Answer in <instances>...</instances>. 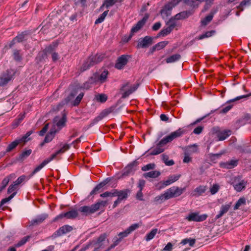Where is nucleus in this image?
Returning <instances> with one entry per match:
<instances>
[{
	"label": "nucleus",
	"instance_id": "obj_7",
	"mask_svg": "<svg viewBox=\"0 0 251 251\" xmlns=\"http://www.w3.org/2000/svg\"><path fill=\"white\" fill-rule=\"evenodd\" d=\"M185 191V188H179L177 186H173L166 191L169 199L177 197L180 196Z\"/></svg>",
	"mask_w": 251,
	"mask_h": 251
},
{
	"label": "nucleus",
	"instance_id": "obj_20",
	"mask_svg": "<svg viewBox=\"0 0 251 251\" xmlns=\"http://www.w3.org/2000/svg\"><path fill=\"white\" fill-rule=\"evenodd\" d=\"M70 148V145L67 144H64L61 148L56 151L54 153L52 154L50 157L52 160L54 159L58 154H62L65 152Z\"/></svg>",
	"mask_w": 251,
	"mask_h": 251
},
{
	"label": "nucleus",
	"instance_id": "obj_29",
	"mask_svg": "<svg viewBox=\"0 0 251 251\" xmlns=\"http://www.w3.org/2000/svg\"><path fill=\"white\" fill-rule=\"evenodd\" d=\"M191 13L188 11L181 12L175 16V19L180 20L188 18Z\"/></svg>",
	"mask_w": 251,
	"mask_h": 251
},
{
	"label": "nucleus",
	"instance_id": "obj_32",
	"mask_svg": "<svg viewBox=\"0 0 251 251\" xmlns=\"http://www.w3.org/2000/svg\"><path fill=\"white\" fill-rule=\"evenodd\" d=\"M158 229L157 228L152 229L151 231L148 233L145 236V239L147 241H149L151 239H152L156 233L157 232Z\"/></svg>",
	"mask_w": 251,
	"mask_h": 251
},
{
	"label": "nucleus",
	"instance_id": "obj_27",
	"mask_svg": "<svg viewBox=\"0 0 251 251\" xmlns=\"http://www.w3.org/2000/svg\"><path fill=\"white\" fill-rule=\"evenodd\" d=\"M160 173L157 171H152L150 172L145 173L144 174V176L145 178L151 177V178H156L159 176Z\"/></svg>",
	"mask_w": 251,
	"mask_h": 251
},
{
	"label": "nucleus",
	"instance_id": "obj_62",
	"mask_svg": "<svg viewBox=\"0 0 251 251\" xmlns=\"http://www.w3.org/2000/svg\"><path fill=\"white\" fill-rule=\"evenodd\" d=\"M103 118V116H99L97 117H96L92 121V122L91 123L90 126H93L96 123H97L98 122L102 120Z\"/></svg>",
	"mask_w": 251,
	"mask_h": 251
},
{
	"label": "nucleus",
	"instance_id": "obj_14",
	"mask_svg": "<svg viewBox=\"0 0 251 251\" xmlns=\"http://www.w3.org/2000/svg\"><path fill=\"white\" fill-rule=\"evenodd\" d=\"M217 137L219 141H223L229 136L231 134L230 130H218L216 131Z\"/></svg>",
	"mask_w": 251,
	"mask_h": 251
},
{
	"label": "nucleus",
	"instance_id": "obj_35",
	"mask_svg": "<svg viewBox=\"0 0 251 251\" xmlns=\"http://www.w3.org/2000/svg\"><path fill=\"white\" fill-rule=\"evenodd\" d=\"M246 199L244 197L240 198L238 201H237L234 207V210L238 209L240 207L243 205H245L246 204Z\"/></svg>",
	"mask_w": 251,
	"mask_h": 251
},
{
	"label": "nucleus",
	"instance_id": "obj_61",
	"mask_svg": "<svg viewBox=\"0 0 251 251\" xmlns=\"http://www.w3.org/2000/svg\"><path fill=\"white\" fill-rule=\"evenodd\" d=\"M227 165L229 166L227 167L229 168H231L234 167V166H237V160H232L229 161L227 163Z\"/></svg>",
	"mask_w": 251,
	"mask_h": 251
},
{
	"label": "nucleus",
	"instance_id": "obj_19",
	"mask_svg": "<svg viewBox=\"0 0 251 251\" xmlns=\"http://www.w3.org/2000/svg\"><path fill=\"white\" fill-rule=\"evenodd\" d=\"M247 182L244 180H242L237 183H233L234 189L237 192H241L245 189L247 185Z\"/></svg>",
	"mask_w": 251,
	"mask_h": 251
},
{
	"label": "nucleus",
	"instance_id": "obj_1",
	"mask_svg": "<svg viewBox=\"0 0 251 251\" xmlns=\"http://www.w3.org/2000/svg\"><path fill=\"white\" fill-rule=\"evenodd\" d=\"M185 133V129L179 128L175 131L172 132L169 135L161 139L154 148H152L150 150V154L152 155H157L164 151V146L168 143L172 142L176 138L181 137Z\"/></svg>",
	"mask_w": 251,
	"mask_h": 251
},
{
	"label": "nucleus",
	"instance_id": "obj_46",
	"mask_svg": "<svg viewBox=\"0 0 251 251\" xmlns=\"http://www.w3.org/2000/svg\"><path fill=\"white\" fill-rule=\"evenodd\" d=\"M14 176V174H12L9 176L4 177L1 182V185L6 187L8 183H9L11 178Z\"/></svg>",
	"mask_w": 251,
	"mask_h": 251
},
{
	"label": "nucleus",
	"instance_id": "obj_59",
	"mask_svg": "<svg viewBox=\"0 0 251 251\" xmlns=\"http://www.w3.org/2000/svg\"><path fill=\"white\" fill-rule=\"evenodd\" d=\"M180 175H173L170 176L168 178L171 180L172 183L177 181L180 177Z\"/></svg>",
	"mask_w": 251,
	"mask_h": 251
},
{
	"label": "nucleus",
	"instance_id": "obj_56",
	"mask_svg": "<svg viewBox=\"0 0 251 251\" xmlns=\"http://www.w3.org/2000/svg\"><path fill=\"white\" fill-rule=\"evenodd\" d=\"M25 34L24 32L20 34L17 35L16 37H15V39L16 40L17 42H22L25 37Z\"/></svg>",
	"mask_w": 251,
	"mask_h": 251
},
{
	"label": "nucleus",
	"instance_id": "obj_42",
	"mask_svg": "<svg viewBox=\"0 0 251 251\" xmlns=\"http://www.w3.org/2000/svg\"><path fill=\"white\" fill-rule=\"evenodd\" d=\"M213 16L212 14H209L207 15L205 18L201 21V25L204 26L207 25L209 22L211 21L213 19Z\"/></svg>",
	"mask_w": 251,
	"mask_h": 251
},
{
	"label": "nucleus",
	"instance_id": "obj_47",
	"mask_svg": "<svg viewBox=\"0 0 251 251\" xmlns=\"http://www.w3.org/2000/svg\"><path fill=\"white\" fill-rule=\"evenodd\" d=\"M169 43L167 41H162L158 43L155 45V47L157 48V50H160L165 48Z\"/></svg>",
	"mask_w": 251,
	"mask_h": 251
},
{
	"label": "nucleus",
	"instance_id": "obj_10",
	"mask_svg": "<svg viewBox=\"0 0 251 251\" xmlns=\"http://www.w3.org/2000/svg\"><path fill=\"white\" fill-rule=\"evenodd\" d=\"M57 47V44L56 43H52L49 46L47 47L42 52H40L38 53V56L42 57V58L44 57V56L48 55H51L53 52L56 51V49Z\"/></svg>",
	"mask_w": 251,
	"mask_h": 251
},
{
	"label": "nucleus",
	"instance_id": "obj_30",
	"mask_svg": "<svg viewBox=\"0 0 251 251\" xmlns=\"http://www.w3.org/2000/svg\"><path fill=\"white\" fill-rule=\"evenodd\" d=\"M180 55L179 54H175L171 55V56L168 57L166 59V61L167 63H170L174 62L178 60L180 58Z\"/></svg>",
	"mask_w": 251,
	"mask_h": 251
},
{
	"label": "nucleus",
	"instance_id": "obj_50",
	"mask_svg": "<svg viewBox=\"0 0 251 251\" xmlns=\"http://www.w3.org/2000/svg\"><path fill=\"white\" fill-rule=\"evenodd\" d=\"M187 243H189L190 246H193L195 243V239H183L181 242V244L183 245H185Z\"/></svg>",
	"mask_w": 251,
	"mask_h": 251
},
{
	"label": "nucleus",
	"instance_id": "obj_23",
	"mask_svg": "<svg viewBox=\"0 0 251 251\" xmlns=\"http://www.w3.org/2000/svg\"><path fill=\"white\" fill-rule=\"evenodd\" d=\"M230 204L223 205L221 207V210L219 212V213L216 216V219H219L222 216H223L224 214L226 213L228 211V210L230 208Z\"/></svg>",
	"mask_w": 251,
	"mask_h": 251
},
{
	"label": "nucleus",
	"instance_id": "obj_3",
	"mask_svg": "<svg viewBox=\"0 0 251 251\" xmlns=\"http://www.w3.org/2000/svg\"><path fill=\"white\" fill-rule=\"evenodd\" d=\"M104 55L102 54H97L90 56L87 61L84 63L81 68L83 71L89 69L90 67L101 62L104 58Z\"/></svg>",
	"mask_w": 251,
	"mask_h": 251
},
{
	"label": "nucleus",
	"instance_id": "obj_60",
	"mask_svg": "<svg viewBox=\"0 0 251 251\" xmlns=\"http://www.w3.org/2000/svg\"><path fill=\"white\" fill-rule=\"evenodd\" d=\"M173 249V244L169 242L166 246L163 248L162 251H172Z\"/></svg>",
	"mask_w": 251,
	"mask_h": 251
},
{
	"label": "nucleus",
	"instance_id": "obj_55",
	"mask_svg": "<svg viewBox=\"0 0 251 251\" xmlns=\"http://www.w3.org/2000/svg\"><path fill=\"white\" fill-rule=\"evenodd\" d=\"M219 185L217 184H214L210 188V192L211 194L214 195L216 194L219 189Z\"/></svg>",
	"mask_w": 251,
	"mask_h": 251
},
{
	"label": "nucleus",
	"instance_id": "obj_18",
	"mask_svg": "<svg viewBox=\"0 0 251 251\" xmlns=\"http://www.w3.org/2000/svg\"><path fill=\"white\" fill-rule=\"evenodd\" d=\"M73 229L72 226L68 225H65L61 226L59 229L56 232L55 235L57 236H61L64 234H66L69 232H70Z\"/></svg>",
	"mask_w": 251,
	"mask_h": 251
},
{
	"label": "nucleus",
	"instance_id": "obj_21",
	"mask_svg": "<svg viewBox=\"0 0 251 251\" xmlns=\"http://www.w3.org/2000/svg\"><path fill=\"white\" fill-rule=\"evenodd\" d=\"M19 189V187L14 182L12 184H10L7 189V193L11 194V195H14V197L17 194V191Z\"/></svg>",
	"mask_w": 251,
	"mask_h": 251
},
{
	"label": "nucleus",
	"instance_id": "obj_15",
	"mask_svg": "<svg viewBox=\"0 0 251 251\" xmlns=\"http://www.w3.org/2000/svg\"><path fill=\"white\" fill-rule=\"evenodd\" d=\"M57 132V130L51 128L50 132L46 136L44 141L41 143L40 146H43L45 143L50 142L54 137L55 133Z\"/></svg>",
	"mask_w": 251,
	"mask_h": 251
},
{
	"label": "nucleus",
	"instance_id": "obj_9",
	"mask_svg": "<svg viewBox=\"0 0 251 251\" xmlns=\"http://www.w3.org/2000/svg\"><path fill=\"white\" fill-rule=\"evenodd\" d=\"M153 43V38L151 36H145L144 38H140L138 42L137 48H147Z\"/></svg>",
	"mask_w": 251,
	"mask_h": 251
},
{
	"label": "nucleus",
	"instance_id": "obj_5",
	"mask_svg": "<svg viewBox=\"0 0 251 251\" xmlns=\"http://www.w3.org/2000/svg\"><path fill=\"white\" fill-rule=\"evenodd\" d=\"M106 238V235L105 233L102 234L99 236L97 241L92 242L86 247H88L89 248L92 246L94 248L93 251H99L100 249H103L104 248L105 243H106V245L108 244V241L105 242Z\"/></svg>",
	"mask_w": 251,
	"mask_h": 251
},
{
	"label": "nucleus",
	"instance_id": "obj_54",
	"mask_svg": "<svg viewBox=\"0 0 251 251\" xmlns=\"http://www.w3.org/2000/svg\"><path fill=\"white\" fill-rule=\"evenodd\" d=\"M14 197V195H10L8 197L3 199L0 203V208L5 203L10 201Z\"/></svg>",
	"mask_w": 251,
	"mask_h": 251
},
{
	"label": "nucleus",
	"instance_id": "obj_37",
	"mask_svg": "<svg viewBox=\"0 0 251 251\" xmlns=\"http://www.w3.org/2000/svg\"><path fill=\"white\" fill-rule=\"evenodd\" d=\"M13 55L14 60L17 61H20L22 59V55L21 54L20 50H13Z\"/></svg>",
	"mask_w": 251,
	"mask_h": 251
},
{
	"label": "nucleus",
	"instance_id": "obj_43",
	"mask_svg": "<svg viewBox=\"0 0 251 251\" xmlns=\"http://www.w3.org/2000/svg\"><path fill=\"white\" fill-rule=\"evenodd\" d=\"M32 131H29L27 132V133L23 136L21 138L18 139L19 143H25L28 140H30V138L27 139V138L32 133Z\"/></svg>",
	"mask_w": 251,
	"mask_h": 251
},
{
	"label": "nucleus",
	"instance_id": "obj_33",
	"mask_svg": "<svg viewBox=\"0 0 251 251\" xmlns=\"http://www.w3.org/2000/svg\"><path fill=\"white\" fill-rule=\"evenodd\" d=\"M29 177H28L26 176L23 175L20 176H19L17 179L14 182L16 184V185L19 187V185L22 183L23 182H24L27 180L29 179Z\"/></svg>",
	"mask_w": 251,
	"mask_h": 251
},
{
	"label": "nucleus",
	"instance_id": "obj_39",
	"mask_svg": "<svg viewBox=\"0 0 251 251\" xmlns=\"http://www.w3.org/2000/svg\"><path fill=\"white\" fill-rule=\"evenodd\" d=\"M167 197V194L166 192L165 191L164 194H163L161 195L156 196L154 198V201L158 202V201H160V202H162L165 200L169 199V198H168Z\"/></svg>",
	"mask_w": 251,
	"mask_h": 251
},
{
	"label": "nucleus",
	"instance_id": "obj_22",
	"mask_svg": "<svg viewBox=\"0 0 251 251\" xmlns=\"http://www.w3.org/2000/svg\"><path fill=\"white\" fill-rule=\"evenodd\" d=\"M123 0H105L102 5L100 6V9L103 10L104 7L106 8L113 6L117 1H119L121 2Z\"/></svg>",
	"mask_w": 251,
	"mask_h": 251
},
{
	"label": "nucleus",
	"instance_id": "obj_2",
	"mask_svg": "<svg viewBox=\"0 0 251 251\" xmlns=\"http://www.w3.org/2000/svg\"><path fill=\"white\" fill-rule=\"evenodd\" d=\"M106 203V201H101L91 206H84L81 207L79 209V211L83 214L87 215L97 211L101 207H104Z\"/></svg>",
	"mask_w": 251,
	"mask_h": 251
},
{
	"label": "nucleus",
	"instance_id": "obj_49",
	"mask_svg": "<svg viewBox=\"0 0 251 251\" xmlns=\"http://www.w3.org/2000/svg\"><path fill=\"white\" fill-rule=\"evenodd\" d=\"M197 146L195 145L189 146L187 148L186 152L188 153H193L197 151Z\"/></svg>",
	"mask_w": 251,
	"mask_h": 251
},
{
	"label": "nucleus",
	"instance_id": "obj_38",
	"mask_svg": "<svg viewBox=\"0 0 251 251\" xmlns=\"http://www.w3.org/2000/svg\"><path fill=\"white\" fill-rule=\"evenodd\" d=\"M19 144L20 143L19 141H18V139L15 140L8 146L6 150V151L9 152L11 151L12 150L15 149Z\"/></svg>",
	"mask_w": 251,
	"mask_h": 251
},
{
	"label": "nucleus",
	"instance_id": "obj_63",
	"mask_svg": "<svg viewBox=\"0 0 251 251\" xmlns=\"http://www.w3.org/2000/svg\"><path fill=\"white\" fill-rule=\"evenodd\" d=\"M203 129L202 126H199L194 129L193 132L196 134H199L202 132Z\"/></svg>",
	"mask_w": 251,
	"mask_h": 251
},
{
	"label": "nucleus",
	"instance_id": "obj_12",
	"mask_svg": "<svg viewBox=\"0 0 251 251\" xmlns=\"http://www.w3.org/2000/svg\"><path fill=\"white\" fill-rule=\"evenodd\" d=\"M12 78L11 72L6 71L0 76V86L6 84Z\"/></svg>",
	"mask_w": 251,
	"mask_h": 251
},
{
	"label": "nucleus",
	"instance_id": "obj_25",
	"mask_svg": "<svg viewBox=\"0 0 251 251\" xmlns=\"http://www.w3.org/2000/svg\"><path fill=\"white\" fill-rule=\"evenodd\" d=\"M47 217L46 215H40L37 217L36 219L32 220L31 221L32 225H37L42 223Z\"/></svg>",
	"mask_w": 251,
	"mask_h": 251
},
{
	"label": "nucleus",
	"instance_id": "obj_31",
	"mask_svg": "<svg viewBox=\"0 0 251 251\" xmlns=\"http://www.w3.org/2000/svg\"><path fill=\"white\" fill-rule=\"evenodd\" d=\"M162 159L165 165L167 166H172L174 164L175 162L173 160H169V156L165 154H162L161 155Z\"/></svg>",
	"mask_w": 251,
	"mask_h": 251
},
{
	"label": "nucleus",
	"instance_id": "obj_44",
	"mask_svg": "<svg viewBox=\"0 0 251 251\" xmlns=\"http://www.w3.org/2000/svg\"><path fill=\"white\" fill-rule=\"evenodd\" d=\"M167 26L169 27L171 31H172L174 28L176 26V19H171L167 23Z\"/></svg>",
	"mask_w": 251,
	"mask_h": 251
},
{
	"label": "nucleus",
	"instance_id": "obj_40",
	"mask_svg": "<svg viewBox=\"0 0 251 251\" xmlns=\"http://www.w3.org/2000/svg\"><path fill=\"white\" fill-rule=\"evenodd\" d=\"M215 33V30H211V31L205 32L204 33L201 34V35H200L199 36V39L201 40L205 38L210 37L212 36L213 35H214Z\"/></svg>",
	"mask_w": 251,
	"mask_h": 251
},
{
	"label": "nucleus",
	"instance_id": "obj_17",
	"mask_svg": "<svg viewBox=\"0 0 251 251\" xmlns=\"http://www.w3.org/2000/svg\"><path fill=\"white\" fill-rule=\"evenodd\" d=\"M51 160H52L51 158L50 157L48 158L45 159L43 161V162L37 166L35 169L33 170V171L32 172V173L30 175V177L32 176H34L36 173L38 172L39 171H40L44 166H45L47 164H48L49 162H50Z\"/></svg>",
	"mask_w": 251,
	"mask_h": 251
},
{
	"label": "nucleus",
	"instance_id": "obj_36",
	"mask_svg": "<svg viewBox=\"0 0 251 251\" xmlns=\"http://www.w3.org/2000/svg\"><path fill=\"white\" fill-rule=\"evenodd\" d=\"M95 99L99 102H104L107 99V97L104 94H98L95 95Z\"/></svg>",
	"mask_w": 251,
	"mask_h": 251
},
{
	"label": "nucleus",
	"instance_id": "obj_16",
	"mask_svg": "<svg viewBox=\"0 0 251 251\" xmlns=\"http://www.w3.org/2000/svg\"><path fill=\"white\" fill-rule=\"evenodd\" d=\"M108 183V181L105 180L99 184H98L94 189L91 192L90 195H94L101 192L102 191V188Z\"/></svg>",
	"mask_w": 251,
	"mask_h": 251
},
{
	"label": "nucleus",
	"instance_id": "obj_11",
	"mask_svg": "<svg viewBox=\"0 0 251 251\" xmlns=\"http://www.w3.org/2000/svg\"><path fill=\"white\" fill-rule=\"evenodd\" d=\"M146 20L147 18H144L142 20L139 21L135 26L132 27L128 37V40H130L134 33L137 32L143 26L146 22Z\"/></svg>",
	"mask_w": 251,
	"mask_h": 251
},
{
	"label": "nucleus",
	"instance_id": "obj_64",
	"mask_svg": "<svg viewBox=\"0 0 251 251\" xmlns=\"http://www.w3.org/2000/svg\"><path fill=\"white\" fill-rule=\"evenodd\" d=\"M129 232H128V231L127 230V229H126L125 231H124V232H120L119 234H118V236L121 238V239H123L124 237H126L128 234H129Z\"/></svg>",
	"mask_w": 251,
	"mask_h": 251
},
{
	"label": "nucleus",
	"instance_id": "obj_4",
	"mask_svg": "<svg viewBox=\"0 0 251 251\" xmlns=\"http://www.w3.org/2000/svg\"><path fill=\"white\" fill-rule=\"evenodd\" d=\"M108 72L107 70L103 71L101 74H95L94 76L90 78L88 82L84 84V87L86 88H88L87 85L88 84L93 83H102L106 81Z\"/></svg>",
	"mask_w": 251,
	"mask_h": 251
},
{
	"label": "nucleus",
	"instance_id": "obj_28",
	"mask_svg": "<svg viewBox=\"0 0 251 251\" xmlns=\"http://www.w3.org/2000/svg\"><path fill=\"white\" fill-rule=\"evenodd\" d=\"M65 120L64 118L61 119L55 125L53 126L52 129L59 131L63 126H65Z\"/></svg>",
	"mask_w": 251,
	"mask_h": 251
},
{
	"label": "nucleus",
	"instance_id": "obj_48",
	"mask_svg": "<svg viewBox=\"0 0 251 251\" xmlns=\"http://www.w3.org/2000/svg\"><path fill=\"white\" fill-rule=\"evenodd\" d=\"M172 31L170 30V29L169 28L168 26H167L166 28H163L162 29L159 33H158V36H165L171 33Z\"/></svg>",
	"mask_w": 251,
	"mask_h": 251
},
{
	"label": "nucleus",
	"instance_id": "obj_26",
	"mask_svg": "<svg viewBox=\"0 0 251 251\" xmlns=\"http://www.w3.org/2000/svg\"><path fill=\"white\" fill-rule=\"evenodd\" d=\"M66 218L69 219H73L76 218L78 213L76 210L72 209L68 212H66Z\"/></svg>",
	"mask_w": 251,
	"mask_h": 251
},
{
	"label": "nucleus",
	"instance_id": "obj_8",
	"mask_svg": "<svg viewBox=\"0 0 251 251\" xmlns=\"http://www.w3.org/2000/svg\"><path fill=\"white\" fill-rule=\"evenodd\" d=\"M208 216L206 214L199 215V213L194 212L189 214L186 218V219L189 222H202L206 219Z\"/></svg>",
	"mask_w": 251,
	"mask_h": 251
},
{
	"label": "nucleus",
	"instance_id": "obj_45",
	"mask_svg": "<svg viewBox=\"0 0 251 251\" xmlns=\"http://www.w3.org/2000/svg\"><path fill=\"white\" fill-rule=\"evenodd\" d=\"M32 152V151L30 149L24 151L20 155L19 158L21 160H23L25 158L27 157Z\"/></svg>",
	"mask_w": 251,
	"mask_h": 251
},
{
	"label": "nucleus",
	"instance_id": "obj_34",
	"mask_svg": "<svg viewBox=\"0 0 251 251\" xmlns=\"http://www.w3.org/2000/svg\"><path fill=\"white\" fill-rule=\"evenodd\" d=\"M206 189V186H199L195 189L194 192L196 193L194 195H201L205 192Z\"/></svg>",
	"mask_w": 251,
	"mask_h": 251
},
{
	"label": "nucleus",
	"instance_id": "obj_53",
	"mask_svg": "<svg viewBox=\"0 0 251 251\" xmlns=\"http://www.w3.org/2000/svg\"><path fill=\"white\" fill-rule=\"evenodd\" d=\"M83 96V93H80L74 100L73 102V105L75 106L78 105V104L81 101Z\"/></svg>",
	"mask_w": 251,
	"mask_h": 251
},
{
	"label": "nucleus",
	"instance_id": "obj_58",
	"mask_svg": "<svg viewBox=\"0 0 251 251\" xmlns=\"http://www.w3.org/2000/svg\"><path fill=\"white\" fill-rule=\"evenodd\" d=\"M189 153L187 152L186 151L184 153V157L183 160L184 163H188L192 161V158L189 156Z\"/></svg>",
	"mask_w": 251,
	"mask_h": 251
},
{
	"label": "nucleus",
	"instance_id": "obj_51",
	"mask_svg": "<svg viewBox=\"0 0 251 251\" xmlns=\"http://www.w3.org/2000/svg\"><path fill=\"white\" fill-rule=\"evenodd\" d=\"M30 238V236H27L23 238L16 245V247H19L24 245Z\"/></svg>",
	"mask_w": 251,
	"mask_h": 251
},
{
	"label": "nucleus",
	"instance_id": "obj_52",
	"mask_svg": "<svg viewBox=\"0 0 251 251\" xmlns=\"http://www.w3.org/2000/svg\"><path fill=\"white\" fill-rule=\"evenodd\" d=\"M155 165L154 163H150L142 167V170L143 171H147L150 170H152L155 168Z\"/></svg>",
	"mask_w": 251,
	"mask_h": 251
},
{
	"label": "nucleus",
	"instance_id": "obj_41",
	"mask_svg": "<svg viewBox=\"0 0 251 251\" xmlns=\"http://www.w3.org/2000/svg\"><path fill=\"white\" fill-rule=\"evenodd\" d=\"M122 239H121L119 237V238L116 237L113 239V242L112 244L110 245V246L105 251H109L111 249L114 248L115 246L118 245L119 243L121 241Z\"/></svg>",
	"mask_w": 251,
	"mask_h": 251
},
{
	"label": "nucleus",
	"instance_id": "obj_24",
	"mask_svg": "<svg viewBox=\"0 0 251 251\" xmlns=\"http://www.w3.org/2000/svg\"><path fill=\"white\" fill-rule=\"evenodd\" d=\"M127 190H124L117 191L116 196L118 197V200L122 201L124 200H126L127 198Z\"/></svg>",
	"mask_w": 251,
	"mask_h": 251
},
{
	"label": "nucleus",
	"instance_id": "obj_57",
	"mask_svg": "<svg viewBox=\"0 0 251 251\" xmlns=\"http://www.w3.org/2000/svg\"><path fill=\"white\" fill-rule=\"evenodd\" d=\"M139 227V225L138 224H134L130 226L128 228H127V230L129 232V233H131L132 231L135 230L137 228Z\"/></svg>",
	"mask_w": 251,
	"mask_h": 251
},
{
	"label": "nucleus",
	"instance_id": "obj_6",
	"mask_svg": "<svg viewBox=\"0 0 251 251\" xmlns=\"http://www.w3.org/2000/svg\"><path fill=\"white\" fill-rule=\"evenodd\" d=\"M139 86L138 84L131 85L128 82L123 85L120 89L122 93V98H126L131 94L136 91Z\"/></svg>",
	"mask_w": 251,
	"mask_h": 251
},
{
	"label": "nucleus",
	"instance_id": "obj_13",
	"mask_svg": "<svg viewBox=\"0 0 251 251\" xmlns=\"http://www.w3.org/2000/svg\"><path fill=\"white\" fill-rule=\"evenodd\" d=\"M127 62V59L126 56L123 55L117 59L115 67L118 69H122L126 64Z\"/></svg>",
	"mask_w": 251,
	"mask_h": 251
}]
</instances>
